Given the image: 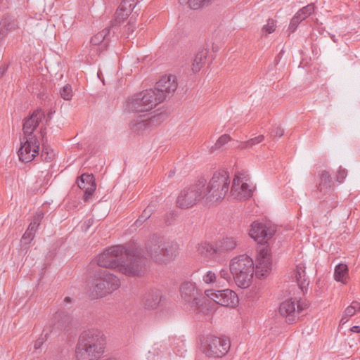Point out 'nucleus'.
Wrapping results in <instances>:
<instances>
[{
	"label": "nucleus",
	"mask_w": 360,
	"mask_h": 360,
	"mask_svg": "<svg viewBox=\"0 0 360 360\" xmlns=\"http://www.w3.org/2000/svg\"><path fill=\"white\" fill-rule=\"evenodd\" d=\"M146 257L140 250L127 249L123 245L107 248L98 257L97 264L106 269H115L128 276H140L146 266Z\"/></svg>",
	"instance_id": "f257e3e1"
},
{
	"label": "nucleus",
	"mask_w": 360,
	"mask_h": 360,
	"mask_svg": "<svg viewBox=\"0 0 360 360\" xmlns=\"http://www.w3.org/2000/svg\"><path fill=\"white\" fill-rule=\"evenodd\" d=\"M274 233L275 230L273 228L266 227L264 224L257 222H254L250 230V236L261 245L257 249L258 255L255 266V274L258 278L266 276L271 269L272 263L269 249L263 243H267Z\"/></svg>",
	"instance_id": "f03ea898"
},
{
	"label": "nucleus",
	"mask_w": 360,
	"mask_h": 360,
	"mask_svg": "<svg viewBox=\"0 0 360 360\" xmlns=\"http://www.w3.org/2000/svg\"><path fill=\"white\" fill-rule=\"evenodd\" d=\"M106 337L98 329L82 333L75 347L76 360H98L105 352Z\"/></svg>",
	"instance_id": "7ed1b4c3"
},
{
	"label": "nucleus",
	"mask_w": 360,
	"mask_h": 360,
	"mask_svg": "<svg viewBox=\"0 0 360 360\" xmlns=\"http://www.w3.org/2000/svg\"><path fill=\"white\" fill-rule=\"evenodd\" d=\"M44 119L45 113L41 109L34 110L30 117L25 119L22 128L24 136L21 139V146L18 151V158L24 155L36 158L39 155V143L33 132L39 122Z\"/></svg>",
	"instance_id": "20e7f679"
},
{
	"label": "nucleus",
	"mask_w": 360,
	"mask_h": 360,
	"mask_svg": "<svg viewBox=\"0 0 360 360\" xmlns=\"http://www.w3.org/2000/svg\"><path fill=\"white\" fill-rule=\"evenodd\" d=\"M230 185L229 172L219 169L214 172L208 183L203 187L204 200L212 204L221 201L226 195Z\"/></svg>",
	"instance_id": "39448f33"
},
{
	"label": "nucleus",
	"mask_w": 360,
	"mask_h": 360,
	"mask_svg": "<svg viewBox=\"0 0 360 360\" xmlns=\"http://www.w3.org/2000/svg\"><path fill=\"white\" fill-rule=\"evenodd\" d=\"M230 269L236 285L246 288L252 283L255 266L251 257L247 255H240L230 261Z\"/></svg>",
	"instance_id": "423d86ee"
},
{
	"label": "nucleus",
	"mask_w": 360,
	"mask_h": 360,
	"mask_svg": "<svg viewBox=\"0 0 360 360\" xmlns=\"http://www.w3.org/2000/svg\"><path fill=\"white\" fill-rule=\"evenodd\" d=\"M163 101L162 94L157 96L155 90L147 89L129 98L125 104V110L129 112H147Z\"/></svg>",
	"instance_id": "0eeeda50"
},
{
	"label": "nucleus",
	"mask_w": 360,
	"mask_h": 360,
	"mask_svg": "<svg viewBox=\"0 0 360 360\" xmlns=\"http://www.w3.org/2000/svg\"><path fill=\"white\" fill-rule=\"evenodd\" d=\"M97 281L92 292L96 297H103L117 290L120 286V278L108 270H98L95 274Z\"/></svg>",
	"instance_id": "6e6552de"
},
{
	"label": "nucleus",
	"mask_w": 360,
	"mask_h": 360,
	"mask_svg": "<svg viewBox=\"0 0 360 360\" xmlns=\"http://www.w3.org/2000/svg\"><path fill=\"white\" fill-rule=\"evenodd\" d=\"M200 349L210 357H221L230 348V341L227 338H219L212 335L200 338Z\"/></svg>",
	"instance_id": "1a4fd4ad"
},
{
	"label": "nucleus",
	"mask_w": 360,
	"mask_h": 360,
	"mask_svg": "<svg viewBox=\"0 0 360 360\" xmlns=\"http://www.w3.org/2000/svg\"><path fill=\"white\" fill-rule=\"evenodd\" d=\"M206 180L201 178L188 188L183 189L176 200V205L181 209H187L195 205L200 200H204L203 187Z\"/></svg>",
	"instance_id": "9d476101"
},
{
	"label": "nucleus",
	"mask_w": 360,
	"mask_h": 360,
	"mask_svg": "<svg viewBox=\"0 0 360 360\" xmlns=\"http://www.w3.org/2000/svg\"><path fill=\"white\" fill-rule=\"evenodd\" d=\"M250 180L247 171L241 170L235 174L230 193L238 200H245L252 195V191L248 181Z\"/></svg>",
	"instance_id": "9b49d317"
},
{
	"label": "nucleus",
	"mask_w": 360,
	"mask_h": 360,
	"mask_svg": "<svg viewBox=\"0 0 360 360\" xmlns=\"http://www.w3.org/2000/svg\"><path fill=\"white\" fill-rule=\"evenodd\" d=\"M307 307L295 298L288 299L280 304L279 313L285 318L286 322L289 324L295 323L299 319L300 314Z\"/></svg>",
	"instance_id": "f8f14e48"
},
{
	"label": "nucleus",
	"mask_w": 360,
	"mask_h": 360,
	"mask_svg": "<svg viewBox=\"0 0 360 360\" xmlns=\"http://www.w3.org/2000/svg\"><path fill=\"white\" fill-rule=\"evenodd\" d=\"M205 294L217 304L224 307H235L239 302L237 294L230 289L206 290Z\"/></svg>",
	"instance_id": "ddd939ff"
},
{
	"label": "nucleus",
	"mask_w": 360,
	"mask_h": 360,
	"mask_svg": "<svg viewBox=\"0 0 360 360\" xmlns=\"http://www.w3.org/2000/svg\"><path fill=\"white\" fill-rule=\"evenodd\" d=\"M165 120L162 114H158L156 115L148 117L147 115H141L135 116L129 122V129L134 133L140 134L145 131L146 129L153 126H158Z\"/></svg>",
	"instance_id": "4468645a"
},
{
	"label": "nucleus",
	"mask_w": 360,
	"mask_h": 360,
	"mask_svg": "<svg viewBox=\"0 0 360 360\" xmlns=\"http://www.w3.org/2000/svg\"><path fill=\"white\" fill-rule=\"evenodd\" d=\"M164 238L158 236L153 235L149 238L146 243V250L150 257L156 263L162 264L163 261V245H164Z\"/></svg>",
	"instance_id": "2eb2a0df"
},
{
	"label": "nucleus",
	"mask_w": 360,
	"mask_h": 360,
	"mask_svg": "<svg viewBox=\"0 0 360 360\" xmlns=\"http://www.w3.org/2000/svg\"><path fill=\"white\" fill-rule=\"evenodd\" d=\"M177 86L176 77L172 75H166L160 78L153 90H155L157 96L162 94L165 100L176 91Z\"/></svg>",
	"instance_id": "dca6fc26"
},
{
	"label": "nucleus",
	"mask_w": 360,
	"mask_h": 360,
	"mask_svg": "<svg viewBox=\"0 0 360 360\" xmlns=\"http://www.w3.org/2000/svg\"><path fill=\"white\" fill-rule=\"evenodd\" d=\"M180 292L181 298L195 310L200 302V294L195 284L190 281L183 283L180 287Z\"/></svg>",
	"instance_id": "f3484780"
},
{
	"label": "nucleus",
	"mask_w": 360,
	"mask_h": 360,
	"mask_svg": "<svg viewBox=\"0 0 360 360\" xmlns=\"http://www.w3.org/2000/svg\"><path fill=\"white\" fill-rule=\"evenodd\" d=\"M314 11L315 6L314 4H309L299 9L291 19L288 30L291 33L294 32L300 23L311 15Z\"/></svg>",
	"instance_id": "a211bd4d"
},
{
	"label": "nucleus",
	"mask_w": 360,
	"mask_h": 360,
	"mask_svg": "<svg viewBox=\"0 0 360 360\" xmlns=\"http://www.w3.org/2000/svg\"><path fill=\"white\" fill-rule=\"evenodd\" d=\"M77 185L79 188L84 192V201L88 200L96 188V184L93 174H83L77 180Z\"/></svg>",
	"instance_id": "6ab92c4d"
},
{
	"label": "nucleus",
	"mask_w": 360,
	"mask_h": 360,
	"mask_svg": "<svg viewBox=\"0 0 360 360\" xmlns=\"http://www.w3.org/2000/svg\"><path fill=\"white\" fill-rule=\"evenodd\" d=\"M138 4V0H123L115 13V20L121 23L134 11Z\"/></svg>",
	"instance_id": "aec40b11"
},
{
	"label": "nucleus",
	"mask_w": 360,
	"mask_h": 360,
	"mask_svg": "<svg viewBox=\"0 0 360 360\" xmlns=\"http://www.w3.org/2000/svg\"><path fill=\"white\" fill-rule=\"evenodd\" d=\"M237 238L233 236H226L216 241L219 257L227 254L234 250L238 245Z\"/></svg>",
	"instance_id": "412c9836"
},
{
	"label": "nucleus",
	"mask_w": 360,
	"mask_h": 360,
	"mask_svg": "<svg viewBox=\"0 0 360 360\" xmlns=\"http://www.w3.org/2000/svg\"><path fill=\"white\" fill-rule=\"evenodd\" d=\"M196 249L198 253L203 257L212 259L219 257L216 242L202 241L198 244Z\"/></svg>",
	"instance_id": "4be33fe9"
},
{
	"label": "nucleus",
	"mask_w": 360,
	"mask_h": 360,
	"mask_svg": "<svg viewBox=\"0 0 360 360\" xmlns=\"http://www.w3.org/2000/svg\"><path fill=\"white\" fill-rule=\"evenodd\" d=\"M110 28H105L91 37L90 43L93 46H98L100 51L107 48L109 44Z\"/></svg>",
	"instance_id": "5701e85b"
},
{
	"label": "nucleus",
	"mask_w": 360,
	"mask_h": 360,
	"mask_svg": "<svg viewBox=\"0 0 360 360\" xmlns=\"http://www.w3.org/2000/svg\"><path fill=\"white\" fill-rule=\"evenodd\" d=\"M160 300L161 293L158 290H152L147 292L142 299L145 308L148 309L157 308Z\"/></svg>",
	"instance_id": "b1692460"
},
{
	"label": "nucleus",
	"mask_w": 360,
	"mask_h": 360,
	"mask_svg": "<svg viewBox=\"0 0 360 360\" xmlns=\"http://www.w3.org/2000/svg\"><path fill=\"white\" fill-rule=\"evenodd\" d=\"M208 54L207 48H200L195 55L193 61L191 65V70L193 72H199L205 65Z\"/></svg>",
	"instance_id": "393cba45"
},
{
	"label": "nucleus",
	"mask_w": 360,
	"mask_h": 360,
	"mask_svg": "<svg viewBox=\"0 0 360 360\" xmlns=\"http://www.w3.org/2000/svg\"><path fill=\"white\" fill-rule=\"evenodd\" d=\"M162 264L173 259L178 253V246L174 242L164 240Z\"/></svg>",
	"instance_id": "a878e982"
},
{
	"label": "nucleus",
	"mask_w": 360,
	"mask_h": 360,
	"mask_svg": "<svg viewBox=\"0 0 360 360\" xmlns=\"http://www.w3.org/2000/svg\"><path fill=\"white\" fill-rule=\"evenodd\" d=\"M295 277L297 285L302 289V290L304 291V290L307 288L309 281L306 278L305 266L303 264L301 263L297 265L295 272Z\"/></svg>",
	"instance_id": "bb28decb"
},
{
	"label": "nucleus",
	"mask_w": 360,
	"mask_h": 360,
	"mask_svg": "<svg viewBox=\"0 0 360 360\" xmlns=\"http://www.w3.org/2000/svg\"><path fill=\"white\" fill-rule=\"evenodd\" d=\"M334 279L338 282L346 284L349 279V269L345 264H338L334 271Z\"/></svg>",
	"instance_id": "cd10ccee"
},
{
	"label": "nucleus",
	"mask_w": 360,
	"mask_h": 360,
	"mask_svg": "<svg viewBox=\"0 0 360 360\" xmlns=\"http://www.w3.org/2000/svg\"><path fill=\"white\" fill-rule=\"evenodd\" d=\"M17 27L16 22L10 17H5L0 21V38L4 37L8 32Z\"/></svg>",
	"instance_id": "c85d7f7f"
},
{
	"label": "nucleus",
	"mask_w": 360,
	"mask_h": 360,
	"mask_svg": "<svg viewBox=\"0 0 360 360\" xmlns=\"http://www.w3.org/2000/svg\"><path fill=\"white\" fill-rule=\"evenodd\" d=\"M217 276L218 287L225 286L226 283L230 284L234 281L230 269H221Z\"/></svg>",
	"instance_id": "c756f323"
},
{
	"label": "nucleus",
	"mask_w": 360,
	"mask_h": 360,
	"mask_svg": "<svg viewBox=\"0 0 360 360\" xmlns=\"http://www.w3.org/2000/svg\"><path fill=\"white\" fill-rule=\"evenodd\" d=\"M334 186L333 178L329 172L326 170L321 171L320 174V183L319 189L322 191L325 188H331Z\"/></svg>",
	"instance_id": "7c9ffc66"
},
{
	"label": "nucleus",
	"mask_w": 360,
	"mask_h": 360,
	"mask_svg": "<svg viewBox=\"0 0 360 360\" xmlns=\"http://www.w3.org/2000/svg\"><path fill=\"white\" fill-rule=\"evenodd\" d=\"M358 311H360V302L353 301L350 305L345 309L340 322L344 324L347 321L349 317H352Z\"/></svg>",
	"instance_id": "2f4dec72"
},
{
	"label": "nucleus",
	"mask_w": 360,
	"mask_h": 360,
	"mask_svg": "<svg viewBox=\"0 0 360 360\" xmlns=\"http://www.w3.org/2000/svg\"><path fill=\"white\" fill-rule=\"evenodd\" d=\"M264 140L263 135H259L246 141H240L237 146L238 150H247L252 148L255 146L262 143Z\"/></svg>",
	"instance_id": "473e14b6"
},
{
	"label": "nucleus",
	"mask_w": 360,
	"mask_h": 360,
	"mask_svg": "<svg viewBox=\"0 0 360 360\" xmlns=\"http://www.w3.org/2000/svg\"><path fill=\"white\" fill-rule=\"evenodd\" d=\"M155 211V206L153 205H148L147 207L143 211L141 215L136 220L134 225L136 227L141 226L144 221L150 217Z\"/></svg>",
	"instance_id": "72a5a7b5"
},
{
	"label": "nucleus",
	"mask_w": 360,
	"mask_h": 360,
	"mask_svg": "<svg viewBox=\"0 0 360 360\" xmlns=\"http://www.w3.org/2000/svg\"><path fill=\"white\" fill-rule=\"evenodd\" d=\"M232 139L229 134H224L217 139L215 143L211 147L210 150L212 152L220 150L226 144H227Z\"/></svg>",
	"instance_id": "f704fd0d"
},
{
	"label": "nucleus",
	"mask_w": 360,
	"mask_h": 360,
	"mask_svg": "<svg viewBox=\"0 0 360 360\" xmlns=\"http://www.w3.org/2000/svg\"><path fill=\"white\" fill-rule=\"evenodd\" d=\"M213 0H179L181 4H188L191 8L198 9L207 6Z\"/></svg>",
	"instance_id": "c9c22d12"
},
{
	"label": "nucleus",
	"mask_w": 360,
	"mask_h": 360,
	"mask_svg": "<svg viewBox=\"0 0 360 360\" xmlns=\"http://www.w3.org/2000/svg\"><path fill=\"white\" fill-rule=\"evenodd\" d=\"M276 28V22L274 19L269 18L266 25H264L261 30L262 36H267L275 32Z\"/></svg>",
	"instance_id": "e433bc0d"
},
{
	"label": "nucleus",
	"mask_w": 360,
	"mask_h": 360,
	"mask_svg": "<svg viewBox=\"0 0 360 360\" xmlns=\"http://www.w3.org/2000/svg\"><path fill=\"white\" fill-rule=\"evenodd\" d=\"M60 96L65 101H70L73 96L72 88L70 84H67L60 90Z\"/></svg>",
	"instance_id": "4c0bfd02"
},
{
	"label": "nucleus",
	"mask_w": 360,
	"mask_h": 360,
	"mask_svg": "<svg viewBox=\"0 0 360 360\" xmlns=\"http://www.w3.org/2000/svg\"><path fill=\"white\" fill-rule=\"evenodd\" d=\"M217 274L212 271H207L202 276L203 282L207 284L216 283L217 285Z\"/></svg>",
	"instance_id": "58836bf2"
},
{
	"label": "nucleus",
	"mask_w": 360,
	"mask_h": 360,
	"mask_svg": "<svg viewBox=\"0 0 360 360\" xmlns=\"http://www.w3.org/2000/svg\"><path fill=\"white\" fill-rule=\"evenodd\" d=\"M35 231L30 230L29 228L26 230L21 238V243L28 245L34 239L35 236Z\"/></svg>",
	"instance_id": "ea45409f"
},
{
	"label": "nucleus",
	"mask_w": 360,
	"mask_h": 360,
	"mask_svg": "<svg viewBox=\"0 0 360 360\" xmlns=\"http://www.w3.org/2000/svg\"><path fill=\"white\" fill-rule=\"evenodd\" d=\"M56 155V153L53 148H51L49 146L44 145L43 149L41 150V156L45 158H52Z\"/></svg>",
	"instance_id": "a19ab883"
},
{
	"label": "nucleus",
	"mask_w": 360,
	"mask_h": 360,
	"mask_svg": "<svg viewBox=\"0 0 360 360\" xmlns=\"http://www.w3.org/2000/svg\"><path fill=\"white\" fill-rule=\"evenodd\" d=\"M347 176V171L345 169L342 168V167H340L337 172L336 181L339 183H342Z\"/></svg>",
	"instance_id": "79ce46f5"
},
{
	"label": "nucleus",
	"mask_w": 360,
	"mask_h": 360,
	"mask_svg": "<svg viewBox=\"0 0 360 360\" xmlns=\"http://www.w3.org/2000/svg\"><path fill=\"white\" fill-rule=\"evenodd\" d=\"M48 333H42L40 337L34 342V348L35 350L41 348L44 342L47 340Z\"/></svg>",
	"instance_id": "37998d69"
},
{
	"label": "nucleus",
	"mask_w": 360,
	"mask_h": 360,
	"mask_svg": "<svg viewBox=\"0 0 360 360\" xmlns=\"http://www.w3.org/2000/svg\"><path fill=\"white\" fill-rule=\"evenodd\" d=\"M284 134V130L281 127H275L271 132V137L274 139L276 138L281 137Z\"/></svg>",
	"instance_id": "c03bdc74"
},
{
	"label": "nucleus",
	"mask_w": 360,
	"mask_h": 360,
	"mask_svg": "<svg viewBox=\"0 0 360 360\" xmlns=\"http://www.w3.org/2000/svg\"><path fill=\"white\" fill-rule=\"evenodd\" d=\"M100 146H97L96 145L94 146H89L88 147V152L89 155L91 156H95V155H101L100 152Z\"/></svg>",
	"instance_id": "a18cd8bd"
},
{
	"label": "nucleus",
	"mask_w": 360,
	"mask_h": 360,
	"mask_svg": "<svg viewBox=\"0 0 360 360\" xmlns=\"http://www.w3.org/2000/svg\"><path fill=\"white\" fill-rule=\"evenodd\" d=\"M134 29H135L134 25L133 23H131V22H129L126 27V32H127L128 36H129L131 34L133 33V32L134 31Z\"/></svg>",
	"instance_id": "49530a36"
},
{
	"label": "nucleus",
	"mask_w": 360,
	"mask_h": 360,
	"mask_svg": "<svg viewBox=\"0 0 360 360\" xmlns=\"http://www.w3.org/2000/svg\"><path fill=\"white\" fill-rule=\"evenodd\" d=\"M43 218V214L42 213H37L33 219L32 221L37 222L39 225L40 224V222Z\"/></svg>",
	"instance_id": "de8ad7c7"
},
{
	"label": "nucleus",
	"mask_w": 360,
	"mask_h": 360,
	"mask_svg": "<svg viewBox=\"0 0 360 360\" xmlns=\"http://www.w3.org/2000/svg\"><path fill=\"white\" fill-rule=\"evenodd\" d=\"M39 226V225L38 224H37V222L32 221V222L30 224V225H29L28 228H29L30 230H32V231H35V232H36V231H37V229H38V226Z\"/></svg>",
	"instance_id": "09e8293b"
},
{
	"label": "nucleus",
	"mask_w": 360,
	"mask_h": 360,
	"mask_svg": "<svg viewBox=\"0 0 360 360\" xmlns=\"http://www.w3.org/2000/svg\"><path fill=\"white\" fill-rule=\"evenodd\" d=\"M92 223L93 220L91 219L84 223V226H85V231H87V229L92 225Z\"/></svg>",
	"instance_id": "8fccbe9b"
},
{
	"label": "nucleus",
	"mask_w": 360,
	"mask_h": 360,
	"mask_svg": "<svg viewBox=\"0 0 360 360\" xmlns=\"http://www.w3.org/2000/svg\"><path fill=\"white\" fill-rule=\"evenodd\" d=\"M7 71V67L5 65H2L0 67V77H2L6 72Z\"/></svg>",
	"instance_id": "3c124183"
},
{
	"label": "nucleus",
	"mask_w": 360,
	"mask_h": 360,
	"mask_svg": "<svg viewBox=\"0 0 360 360\" xmlns=\"http://www.w3.org/2000/svg\"><path fill=\"white\" fill-rule=\"evenodd\" d=\"M351 331L354 332V333H359L360 332V326H354L353 327L351 328Z\"/></svg>",
	"instance_id": "603ef678"
},
{
	"label": "nucleus",
	"mask_w": 360,
	"mask_h": 360,
	"mask_svg": "<svg viewBox=\"0 0 360 360\" xmlns=\"http://www.w3.org/2000/svg\"><path fill=\"white\" fill-rule=\"evenodd\" d=\"M61 315V313L60 312H56L55 316H54V319L55 320H57Z\"/></svg>",
	"instance_id": "864d4df0"
},
{
	"label": "nucleus",
	"mask_w": 360,
	"mask_h": 360,
	"mask_svg": "<svg viewBox=\"0 0 360 360\" xmlns=\"http://www.w3.org/2000/svg\"><path fill=\"white\" fill-rule=\"evenodd\" d=\"M25 159H22V158L19 159V160H20L21 162H26V163H27V162H31V161H32V160H33L34 159H29V160H27V161H25Z\"/></svg>",
	"instance_id": "5fc2aeb1"
},
{
	"label": "nucleus",
	"mask_w": 360,
	"mask_h": 360,
	"mask_svg": "<svg viewBox=\"0 0 360 360\" xmlns=\"http://www.w3.org/2000/svg\"><path fill=\"white\" fill-rule=\"evenodd\" d=\"M71 302V298L70 297H66L64 299V302L68 303V302Z\"/></svg>",
	"instance_id": "6e6d98bb"
},
{
	"label": "nucleus",
	"mask_w": 360,
	"mask_h": 360,
	"mask_svg": "<svg viewBox=\"0 0 360 360\" xmlns=\"http://www.w3.org/2000/svg\"><path fill=\"white\" fill-rule=\"evenodd\" d=\"M51 115H52V112H49L47 115V118L46 120V122H48L49 120H50L51 119Z\"/></svg>",
	"instance_id": "4d7b16f0"
},
{
	"label": "nucleus",
	"mask_w": 360,
	"mask_h": 360,
	"mask_svg": "<svg viewBox=\"0 0 360 360\" xmlns=\"http://www.w3.org/2000/svg\"><path fill=\"white\" fill-rule=\"evenodd\" d=\"M158 348V345H155L153 349L154 351H155Z\"/></svg>",
	"instance_id": "13d9d810"
},
{
	"label": "nucleus",
	"mask_w": 360,
	"mask_h": 360,
	"mask_svg": "<svg viewBox=\"0 0 360 360\" xmlns=\"http://www.w3.org/2000/svg\"><path fill=\"white\" fill-rule=\"evenodd\" d=\"M173 174L174 173L172 172H170V174H169V176H172L173 175Z\"/></svg>",
	"instance_id": "bf43d9fd"
}]
</instances>
